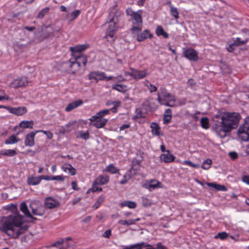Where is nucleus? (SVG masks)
Masks as SVG:
<instances>
[{
	"label": "nucleus",
	"mask_w": 249,
	"mask_h": 249,
	"mask_svg": "<svg viewBox=\"0 0 249 249\" xmlns=\"http://www.w3.org/2000/svg\"><path fill=\"white\" fill-rule=\"evenodd\" d=\"M109 181V177L107 175H101L96 178L94 181L95 184L99 185H104L107 183Z\"/></svg>",
	"instance_id": "obj_24"
},
{
	"label": "nucleus",
	"mask_w": 249,
	"mask_h": 249,
	"mask_svg": "<svg viewBox=\"0 0 249 249\" xmlns=\"http://www.w3.org/2000/svg\"><path fill=\"white\" fill-rule=\"evenodd\" d=\"M238 134L243 141L249 140V118L246 119L244 124L239 127Z\"/></svg>",
	"instance_id": "obj_6"
},
{
	"label": "nucleus",
	"mask_w": 249,
	"mask_h": 249,
	"mask_svg": "<svg viewBox=\"0 0 249 249\" xmlns=\"http://www.w3.org/2000/svg\"><path fill=\"white\" fill-rule=\"evenodd\" d=\"M50 10L49 7H45L42 9L38 14L36 16L37 18H42L45 16H46L49 13Z\"/></svg>",
	"instance_id": "obj_39"
},
{
	"label": "nucleus",
	"mask_w": 249,
	"mask_h": 249,
	"mask_svg": "<svg viewBox=\"0 0 249 249\" xmlns=\"http://www.w3.org/2000/svg\"><path fill=\"white\" fill-rule=\"evenodd\" d=\"M88 77L89 79L95 80L96 81L103 80L105 77V73L99 71H92L89 74Z\"/></svg>",
	"instance_id": "obj_14"
},
{
	"label": "nucleus",
	"mask_w": 249,
	"mask_h": 249,
	"mask_svg": "<svg viewBox=\"0 0 249 249\" xmlns=\"http://www.w3.org/2000/svg\"><path fill=\"white\" fill-rule=\"evenodd\" d=\"M61 169L64 172H66L68 171L69 173L71 176H73L76 174V169L71 164H64L62 166Z\"/></svg>",
	"instance_id": "obj_23"
},
{
	"label": "nucleus",
	"mask_w": 249,
	"mask_h": 249,
	"mask_svg": "<svg viewBox=\"0 0 249 249\" xmlns=\"http://www.w3.org/2000/svg\"><path fill=\"white\" fill-rule=\"evenodd\" d=\"M38 133V130L32 131L26 135L24 144L25 146H33L35 145V137L36 133Z\"/></svg>",
	"instance_id": "obj_11"
},
{
	"label": "nucleus",
	"mask_w": 249,
	"mask_h": 249,
	"mask_svg": "<svg viewBox=\"0 0 249 249\" xmlns=\"http://www.w3.org/2000/svg\"><path fill=\"white\" fill-rule=\"evenodd\" d=\"M183 55L190 60L196 61L198 59L197 53L193 49H188L183 51Z\"/></svg>",
	"instance_id": "obj_12"
},
{
	"label": "nucleus",
	"mask_w": 249,
	"mask_h": 249,
	"mask_svg": "<svg viewBox=\"0 0 249 249\" xmlns=\"http://www.w3.org/2000/svg\"><path fill=\"white\" fill-rule=\"evenodd\" d=\"M106 171L108 172L111 174H115L119 172V170L114 166L113 164H109L105 169Z\"/></svg>",
	"instance_id": "obj_40"
},
{
	"label": "nucleus",
	"mask_w": 249,
	"mask_h": 249,
	"mask_svg": "<svg viewBox=\"0 0 249 249\" xmlns=\"http://www.w3.org/2000/svg\"><path fill=\"white\" fill-rule=\"evenodd\" d=\"M76 122L75 121H72L69 122L65 125H64L67 133L70 132V131L75 129Z\"/></svg>",
	"instance_id": "obj_38"
},
{
	"label": "nucleus",
	"mask_w": 249,
	"mask_h": 249,
	"mask_svg": "<svg viewBox=\"0 0 249 249\" xmlns=\"http://www.w3.org/2000/svg\"><path fill=\"white\" fill-rule=\"evenodd\" d=\"M170 12L172 16H173L176 19L179 18V14L178 9L174 6H171L170 8Z\"/></svg>",
	"instance_id": "obj_41"
},
{
	"label": "nucleus",
	"mask_w": 249,
	"mask_h": 249,
	"mask_svg": "<svg viewBox=\"0 0 249 249\" xmlns=\"http://www.w3.org/2000/svg\"><path fill=\"white\" fill-rule=\"evenodd\" d=\"M130 70L131 71H134V79L136 80L143 78L147 75L146 71H139L132 68H130Z\"/></svg>",
	"instance_id": "obj_21"
},
{
	"label": "nucleus",
	"mask_w": 249,
	"mask_h": 249,
	"mask_svg": "<svg viewBox=\"0 0 249 249\" xmlns=\"http://www.w3.org/2000/svg\"><path fill=\"white\" fill-rule=\"evenodd\" d=\"M240 115L236 112H226L223 114L216 115L213 121L216 122L213 126L216 133L220 138L226 137L227 132L237 127Z\"/></svg>",
	"instance_id": "obj_2"
},
{
	"label": "nucleus",
	"mask_w": 249,
	"mask_h": 249,
	"mask_svg": "<svg viewBox=\"0 0 249 249\" xmlns=\"http://www.w3.org/2000/svg\"><path fill=\"white\" fill-rule=\"evenodd\" d=\"M207 185L209 187H213L214 189H215L218 191H227V188L224 185L217 184L214 183H207Z\"/></svg>",
	"instance_id": "obj_32"
},
{
	"label": "nucleus",
	"mask_w": 249,
	"mask_h": 249,
	"mask_svg": "<svg viewBox=\"0 0 249 249\" xmlns=\"http://www.w3.org/2000/svg\"><path fill=\"white\" fill-rule=\"evenodd\" d=\"M32 213L36 215L42 216L45 213V207L38 200L32 201L30 205Z\"/></svg>",
	"instance_id": "obj_5"
},
{
	"label": "nucleus",
	"mask_w": 249,
	"mask_h": 249,
	"mask_svg": "<svg viewBox=\"0 0 249 249\" xmlns=\"http://www.w3.org/2000/svg\"><path fill=\"white\" fill-rule=\"evenodd\" d=\"M121 102L119 100H117L114 101L113 107L111 108V110L113 112H116L117 111V108L120 106Z\"/></svg>",
	"instance_id": "obj_49"
},
{
	"label": "nucleus",
	"mask_w": 249,
	"mask_h": 249,
	"mask_svg": "<svg viewBox=\"0 0 249 249\" xmlns=\"http://www.w3.org/2000/svg\"><path fill=\"white\" fill-rule=\"evenodd\" d=\"M75 60L82 67H85L87 62V59L85 55H74Z\"/></svg>",
	"instance_id": "obj_27"
},
{
	"label": "nucleus",
	"mask_w": 249,
	"mask_h": 249,
	"mask_svg": "<svg viewBox=\"0 0 249 249\" xmlns=\"http://www.w3.org/2000/svg\"><path fill=\"white\" fill-rule=\"evenodd\" d=\"M156 33L158 36H162L165 38L168 37V34L164 31L163 28L160 26H158L157 27Z\"/></svg>",
	"instance_id": "obj_35"
},
{
	"label": "nucleus",
	"mask_w": 249,
	"mask_h": 249,
	"mask_svg": "<svg viewBox=\"0 0 249 249\" xmlns=\"http://www.w3.org/2000/svg\"><path fill=\"white\" fill-rule=\"evenodd\" d=\"M83 103V102L81 100H77L72 103L68 104L67 107L65 108V110L67 112H70L73 109L77 108V107L81 106Z\"/></svg>",
	"instance_id": "obj_18"
},
{
	"label": "nucleus",
	"mask_w": 249,
	"mask_h": 249,
	"mask_svg": "<svg viewBox=\"0 0 249 249\" xmlns=\"http://www.w3.org/2000/svg\"><path fill=\"white\" fill-rule=\"evenodd\" d=\"M69 66L70 67V71L73 73H76L78 71L81 67L78 63H77L75 60L72 62H70L68 63Z\"/></svg>",
	"instance_id": "obj_26"
},
{
	"label": "nucleus",
	"mask_w": 249,
	"mask_h": 249,
	"mask_svg": "<svg viewBox=\"0 0 249 249\" xmlns=\"http://www.w3.org/2000/svg\"><path fill=\"white\" fill-rule=\"evenodd\" d=\"M145 247H147L145 249H156L155 248L152 247L151 245L146 244L144 242H141L140 243L126 246L124 248V249H142Z\"/></svg>",
	"instance_id": "obj_16"
},
{
	"label": "nucleus",
	"mask_w": 249,
	"mask_h": 249,
	"mask_svg": "<svg viewBox=\"0 0 249 249\" xmlns=\"http://www.w3.org/2000/svg\"><path fill=\"white\" fill-rule=\"evenodd\" d=\"M10 113L17 116H21L25 114L27 109L25 107H14L9 106L4 107Z\"/></svg>",
	"instance_id": "obj_10"
},
{
	"label": "nucleus",
	"mask_w": 249,
	"mask_h": 249,
	"mask_svg": "<svg viewBox=\"0 0 249 249\" xmlns=\"http://www.w3.org/2000/svg\"><path fill=\"white\" fill-rule=\"evenodd\" d=\"M100 118V117L99 115H97V113L95 115L92 116L91 118L89 119V120L90 122H95L96 120H98Z\"/></svg>",
	"instance_id": "obj_61"
},
{
	"label": "nucleus",
	"mask_w": 249,
	"mask_h": 249,
	"mask_svg": "<svg viewBox=\"0 0 249 249\" xmlns=\"http://www.w3.org/2000/svg\"><path fill=\"white\" fill-rule=\"evenodd\" d=\"M136 203L135 202L130 201H124L121 203V207H128L131 209H134L136 207Z\"/></svg>",
	"instance_id": "obj_36"
},
{
	"label": "nucleus",
	"mask_w": 249,
	"mask_h": 249,
	"mask_svg": "<svg viewBox=\"0 0 249 249\" xmlns=\"http://www.w3.org/2000/svg\"><path fill=\"white\" fill-rule=\"evenodd\" d=\"M20 211L25 214V215L30 218H33L32 215L28 210L27 206L25 202H22L20 205Z\"/></svg>",
	"instance_id": "obj_25"
},
{
	"label": "nucleus",
	"mask_w": 249,
	"mask_h": 249,
	"mask_svg": "<svg viewBox=\"0 0 249 249\" xmlns=\"http://www.w3.org/2000/svg\"><path fill=\"white\" fill-rule=\"evenodd\" d=\"M242 181L246 183L247 184H249V175H245L243 176L242 178Z\"/></svg>",
	"instance_id": "obj_60"
},
{
	"label": "nucleus",
	"mask_w": 249,
	"mask_h": 249,
	"mask_svg": "<svg viewBox=\"0 0 249 249\" xmlns=\"http://www.w3.org/2000/svg\"><path fill=\"white\" fill-rule=\"evenodd\" d=\"M80 134V137L82 138V139H84L85 140H87L89 138V134L88 131H86L85 132H84L82 131L79 132Z\"/></svg>",
	"instance_id": "obj_48"
},
{
	"label": "nucleus",
	"mask_w": 249,
	"mask_h": 249,
	"mask_svg": "<svg viewBox=\"0 0 249 249\" xmlns=\"http://www.w3.org/2000/svg\"><path fill=\"white\" fill-rule=\"evenodd\" d=\"M178 102V105L179 106H183L186 104V99L182 98L181 99L179 100Z\"/></svg>",
	"instance_id": "obj_63"
},
{
	"label": "nucleus",
	"mask_w": 249,
	"mask_h": 249,
	"mask_svg": "<svg viewBox=\"0 0 249 249\" xmlns=\"http://www.w3.org/2000/svg\"><path fill=\"white\" fill-rule=\"evenodd\" d=\"M229 155L232 160L236 159L238 157L237 153L235 152H230Z\"/></svg>",
	"instance_id": "obj_64"
},
{
	"label": "nucleus",
	"mask_w": 249,
	"mask_h": 249,
	"mask_svg": "<svg viewBox=\"0 0 249 249\" xmlns=\"http://www.w3.org/2000/svg\"><path fill=\"white\" fill-rule=\"evenodd\" d=\"M19 141V139L17 138L14 135H12L5 141V143L6 144H14L17 143Z\"/></svg>",
	"instance_id": "obj_37"
},
{
	"label": "nucleus",
	"mask_w": 249,
	"mask_h": 249,
	"mask_svg": "<svg viewBox=\"0 0 249 249\" xmlns=\"http://www.w3.org/2000/svg\"><path fill=\"white\" fill-rule=\"evenodd\" d=\"M34 124L33 121H22L19 124V127L23 128H33Z\"/></svg>",
	"instance_id": "obj_31"
},
{
	"label": "nucleus",
	"mask_w": 249,
	"mask_h": 249,
	"mask_svg": "<svg viewBox=\"0 0 249 249\" xmlns=\"http://www.w3.org/2000/svg\"><path fill=\"white\" fill-rule=\"evenodd\" d=\"M161 183L156 179L152 180L148 185V189H154L157 188H161Z\"/></svg>",
	"instance_id": "obj_34"
},
{
	"label": "nucleus",
	"mask_w": 249,
	"mask_h": 249,
	"mask_svg": "<svg viewBox=\"0 0 249 249\" xmlns=\"http://www.w3.org/2000/svg\"><path fill=\"white\" fill-rule=\"evenodd\" d=\"M112 89L123 93L125 92L127 90V86L122 84H116L113 85L112 87Z\"/></svg>",
	"instance_id": "obj_33"
},
{
	"label": "nucleus",
	"mask_w": 249,
	"mask_h": 249,
	"mask_svg": "<svg viewBox=\"0 0 249 249\" xmlns=\"http://www.w3.org/2000/svg\"><path fill=\"white\" fill-rule=\"evenodd\" d=\"M111 230L110 229L106 230L103 234V236L106 238H109L111 235Z\"/></svg>",
	"instance_id": "obj_62"
},
{
	"label": "nucleus",
	"mask_w": 249,
	"mask_h": 249,
	"mask_svg": "<svg viewBox=\"0 0 249 249\" xmlns=\"http://www.w3.org/2000/svg\"><path fill=\"white\" fill-rule=\"evenodd\" d=\"M117 29L115 26V22L114 18H111L110 19L109 25L106 32V35L105 37L108 39L109 38H111V41L114 40V35Z\"/></svg>",
	"instance_id": "obj_8"
},
{
	"label": "nucleus",
	"mask_w": 249,
	"mask_h": 249,
	"mask_svg": "<svg viewBox=\"0 0 249 249\" xmlns=\"http://www.w3.org/2000/svg\"><path fill=\"white\" fill-rule=\"evenodd\" d=\"M98 184H95V182H93L92 187L91 188H90L88 191V193L91 191L93 192H95L96 191H99L101 192L102 191V188L101 187H98L97 186V185Z\"/></svg>",
	"instance_id": "obj_47"
},
{
	"label": "nucleus",
	"mask_w": 249,
	"mask_h": 249,
	"mask_svg": "<svg viewBox=\"0 0 249 249\" xmlns=\"http://www.w3.org/2000/svg\"><path fill=\"white\" fill-rule=\"evenodd\" d=\"M212 161L210 159L206 160L203 162L201 167L204 169H208L212 164Z\"/></svg>",
	"instance_id": "obj_45"
},
{
	"label": "nucleus",
	"mask_w": 249,
	"mask_h": 249,
	"mask_svg": "<svg viewBox=\"0 0 249 249\" xmlns=\"http://www.w3.org/2000/svg\"><path fill=\"white\" fill-rule=\"evenodd\" d=\"M81 12L79 10H75L73 11L71 15V20H73L75 18H76L80 14Z\"/></svg>",
	"instance_id": "obj_51"
},
{
	"label": "nucleus",
	"mask_w": 249,
	"mask_h": 249,
	"mask_svg": "<svg viewBox=\"0 0 249 249\" xmlns=\"http://www.w3.org/2000/svg\"><path fill=\"white\" fill-rule=\"evenodd\" d=\"M142 205L144 207H148L151 205L150 201L146 197H142Z\"/></svg>",
	"instance_id": "obj_50"
},
{
	"label": "nucleus",
	"mask_w": 249,
	"mask_h": 249,
	"mask_svg": "<svg viewBox=\"0 0 249 249\" xmlns=\"http://www.w3.org/2000/svg\"><path fill=\"white\" fill-rule=\"evenodd\" d=\"M9 100V97L6 95L5 93H4L3 92L0 91V101L3 100Z\"/></svg>",
	"instance_id": "obj_56"
},
{
	"label": "nucleus",
	"mask_w": 249,
	"mask_h": 249,
	"mask_svg": "<svg viewBox=\"0 0 249 249\" xmlns=\"http://www.w3.org/2000/svg\"><path fill=\"white\" fill-rule=\"evenodd\" d=\"M38 132H42L44 134H45L46 135L47 137L49 139H51L53 138V134L52 132H51L49 131H44V130H38Z\"/></svg>",
	"instance_id": "obj_52"
},
{
	"label": "nucleus",
	"mask_w": 249,
	"mask_h": 249,
	"mask_svg": "<svg viewBox=\"0 0 249 249\" xmlns=\"http://www.w3.org/2000/svg\"><path fill=\"white\" fill-rule=\"evenodd\" d=\"M59 202L53 197H49L45 200V207L48 209H53L59 207Z\"/></svg>",
	"instance_id": "obj_13"
},
{
	"label": "nucleus",
	"mask_w": 249,
	"mask_h": 249,
	"mask_svg": "<svg viewBox=\"0 0 249 249\" xmlns=\"http://www.w3.org/2000/svg\"><path fill=\"white\" fill-rule=\"evenodd\" d=\"M58 131L60 134H63V135H64L65 134L67 133L65 126H59Z\"/></svg>",
	"instance_id": "obj_58"
},
{
	"label": "nucleus",
	"mask_w": 249,
	"mask_h": 249,
	"mask_svg": "<svg viewBox=\"0 0 249 249\" xmlns=\"http://www.w3.org/2000/svg\"><path fill=\"white\" fill-rule=\"evenodd\" d=\"M17 154V153L14 149H5L0 151V158H1V156L13 157Z\"/></svg>",
	"instance_id": "obj_29"
},
{
	"label": "nucleus",
	"mask_w": 249,
	"mask_h": 249,
	"mask_svg": "<svg viewBox=\"0 0 249 249\" xmlns=\"http://www.w3.org/2000/svg\"><path fill=\"white\" fill-rule=\"evenodd\" d=\"M107 120L103 118H100L98 120H96L95 122L93 123L92 124L95 127L100 128L103 127L106 124Z\"/></svg>",
	"instance_id": "obj_30"
},
{
	"label": "nucleus",
	"mask_w": 249,
	"mask_h": 249,
	"mask_svg": "<svg viewBox=\"0 0 249 249\" xmlns=\"http://www.w3.org/2000/svg\"><path fill=\"white\" fill-rule=\"evenodd\" d=\"M127 16L130 17L132 21V27L131 29L132 34H137L140 32L142 29V11L139 10L137 12L133 11L131 8H128L126 10Z\"/></svg>",
	"instance_id": "obj_3"
},
{
	"label": "nucleus",
	"mask_w": 249,
	"mask_h": 249,
	"mask_svg": "<svg viewBox=\"0 0 249 249\" xmlns=\"http://www.w3.org/2000/svg\"><path fill=\"white\" fill-rule=\"evenodd\" d=\"M7 209L15 212V213L2 218L0 230L7 235L15 239L18 238L27 230L28 226H22L23 216L17 211L16 205L11 204L7 206Z\"/></svg>",
	"instance_id": "obj_1"
},
{
	"label": "nucleus",
	"mask_w": 249,
	"mask_h": 249,
	"mask_svg": "<svg viewBox=\"0 0 249 249\" xmlns=\"http://www.w3.org/2000/svg\"><path fill=\"white\" fill-rule=\"evenodd\" d=\"M29 83V81L27 77L22 76L18 77L10 83V87L13 88H18L20 87H25Z\"/></svg>",
	"instance_id": "obj_7"
},
{
	"label": "nucleus",
	"mask_w": 249,
	"mask_h": 249,
	"mask_svg": "<svg viewBox=\"0 0 249 249\" xmlns=\"http://www.w3.org/2000/svg\"><path fill=\"white\" fill-rule=\"evenodd\" d=\"M52 180H58L61 182H63L65 180V178L62 176H52Z\"/></svg>",
	"instance_id": "obj_53"
},
{
	"label": "nucleus",
	"mask_w": 249,
	"mask_h": 249,
	"mask_svg": "<svg viewBox=\"0 0 249 249\" xmlns=\"http://www.w3.org/2000/svg\"><path fill=\"white\" fill-rule=\"evenodd\" d=\"M200 123L202 127L207 129L209 127V123L208 119L206 117L202 118L200 120Z\"/></svg>",
	"instance_id": "obj_43"
},
{
	"label": "nucleus",
	"mask_w": 249,
	"mask_h": 249,
	"mask_svg": "<svg viewBox=\"0 0 249 249\" xmlns=\"http://www.w3.org/2000/svg\"><path fill=\"white\" fill-rule=\"evenodd\" d=\"M118 223L122 225H126L128 226L131 225H134V221H133L132 219L127 220H120L118 221Z\"/></svg>",
	"instance_id": "obj_44"
},
{
	"label": "nucleus",
	"mask_w": 249,
	"mask_h": 249,
	"mask_svg": "<svg viewBox=\"0 0 249 249\" xmlns=\"http://www.w3.org/2000/svg\"><path fill=\"white\" fill-rule=\"evenodd\" d=\"M109 112L108 109L102 110L101 111L97 113V115L99 116L100 118H103V116L106 114H107Z\"/></svg>",
	"instance_id": "obj_54"
},
{
	"label": "nucleus",
	"mask_w": 249,
	"mask_h": 249,
	"mask_svg": "<svg viewBox=\"0 0 249 249\" xmlns=\"http://www.w3.org/2000/svg\"><path fill=\"white\" fill-rule=\"evenodd\" d=\"M166 153L162 154L160 155V160L166 163H168L174 161L175 157L170 153L169 150H166Z\"/></svg>",
	"instance_id": "obj_19"
},
{
	"label": "nucleus",
	"mask_w": 249,
	"mask_h": 249,
	"mask_svg": "<svg viewBox=\"0 0 249 249\" xmlns=\"http://www.w3.org/2000/svg\"><path fill=\"white\" fill-rule=\"evenodd\" d=\"M150 127L153 135L157 136H162V134L160 133V127L157 123H152L150 124Z\"/></svg>",
	"instance_id": "obj_20"
},
{
	"label": "nucleus",
	"mask_w": 249,
	"mask_h": 249,
	"mask_svg": "<svg viewBox=\"0 0 249 249\" xmlns=\"http://www.w3.org/2000/svg\"><path fill=\"white\" fill-rule=\"evenodd\" d=\"M184 163L185 164L188 165L190 166L195 167V168H198L199 167V165L198 164H194L193 162H192L191 161L189 160H184Z\"/></svg>",
	"instance_id": "obj_55"
},
{
	"label": "nucleus",
	"mask_w": 249,
	"mask_h": 249,
	"mask_svg": "<svg viewBox=\"0 0 249 249\" xmlns=\"http://www.w3.org/2000/svg\"><path fill=\"white\" fill-rule=\"evenodd\" d=\"M171 120V116H166L165 115H164L163 117V123L164 124H168L169 123Z\"/></svg>",
	"instance_id": "obj_59"
},
{
	"label": "nucleus",
	"mask_w": 249,
	"mask_h": 249,
	"mask_svg": "<svg viewBox=\"0 0 249 249\" xmlns=\"http://www.w3.org/2000/svg\"><path fill=\"white\" fill-rule=\"evenodd\" d=\"M148 88L150 92H155L157 90V88L151 84L148 86Z\"/></svg>",
	"instance_id": "obj_57"
},
{
	"label": "nucleus",
	"mask_w": 249,
	"mask_h": 249,
	"mask_svg": "<svg viewBox=\"0 0 249 249\" xmlns=\"http://www.w3.org/2000/svg\"><path fill=\"white\" fill-rule=\"evenodd\" d=\"M158 101L160 105H165L167 107H173L169 102L176 101V98L174 95L167 92L165 89H163L160 93L158 94Z\"/></svg>",
	"instance_id": "obj_4"
},
{
	"label": "nucleus",
	"mask_w": 249,
	"mask_h": 249,
	"mask_svg": "<svg viewBox=\"0 0 249 249\" xmlns=\"http://www.w3.org/2000/svg\"><path fill=\"white\" fill-rule=\"evenodd\" d=\"M89 48V45L81 44L76 45L74 47H71L70 48V50L72 54L73 55H75L77 53H81Z\"/></svg>",
	"instance_id": "obj_15"
},
{
	"label": "nucleus",
	"mask_w": 249,
	"mask_h": 249,
	"mask_svg": "<svg viewBox=\"0 0 249 249\" xmlns=\"http://www.w3.org/2000/svg\"><path fill=\"white\" fill-rule=\"evenodd\" d=\"M243 32L245 33V34L246 35V36L243 40H241L240 37L236 38L234 43L236 46H239L245 44L249 39V33L248 30H244Z\"/></svg>",
	"instance_id": "obj_22"
},
{
	"label": "nucleus",
	"mask_w": 249,
	"mask_h": 249,
	"mask_svg": "<svg viewBox=\"0 0 249 249\" xmlns=\"http://www.w3.org/2000/svg\"><path fill=\"white\" fill-rule=\"evenodd\" d=\"M142 160V158L141 157V159L137 160L136 161H133L132 163V167L128 171L124 176V178L120 181V183L122 184H124L126 183L128 179H129L132 175L135 174L136 173L135 172H134L133 173V169L134 165H135L136 164L140 165L141 163V162Z\"/></svg>",
	"instance_id": "obj_9"
},
{
	"label": "nucleus",
	"mask_w": 249,
	"mask_h": 249,
	"mask_svg": "<svg viewBox=\"0 0 249 249\" xmlns=\"http://www.w3.org/2000/svg\"><path fill=\"white\" fill-rule=\"evenodd\" d=\"M138 32L137 34H132L134 36H137V40L139 42H141L146 39L148 37L151 38L152 35L149 33L148 30H144L142 33L139 34Z\"/></svg>",
	"instance_id": "obj_17"
},
{
	"label": "nucleus",
	"mask_w": 249,
	"mask_h": 249,
	"mask_svg": "<svg viewBox=\"0 0 249 249\" xmlns=\"http://www.w3.org/2000/svg\"><path fill=\"white\" fill-rule=\"evenodd\" d=\"M228 236V234L226 232H219L214 236L215 239L220 238L221 240H224Z\"/></svg>",
	"instance_id": "obj_46"
},
{
	"label": "nucleus",
	"mask_w": 249,
	"mask_h": 249,
	"mask_svg": "<svg viewBox=\"0 0 249 249\" xmlns=\"http://www.w3.org/2000/svg\"><path fill=\"white\" fill-rule=\"evenodd\" d=\"M41 181L40 177H30L28 178L27 182L30 185H36Z\"/></svg>",
	"instance_id": "obj_28"
},
{
	"label": "nucleus",
	"mask_w": 249,
	"mask_h": 249,
	"mask_svg": "<svg viewBox=\"0 0 249 249\" xmlns=\"http://www.w3.org/2000/svg\"><path fill=\"white\" fill-rule=\"evenodd\" d=\"M104 200L105 196H100L98 198L95 204L93 205V208H94V209H98L100 207V205L104 202Z\"/></svg>",
	"instance_id": "obj_42"
}]
</instances>
